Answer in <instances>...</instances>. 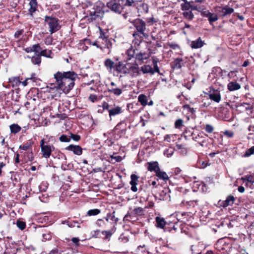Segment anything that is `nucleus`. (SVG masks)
<instances>
[{
  "mask_svg": "<svg viewBox=\"0 0 254 254\" xmlns=\"http://www.w3.org/2000/svg\"><path fill=\"white\" fill-rule=\"evenodd\" d=\"M128 65V63L126 64H123V70H122V73H127V71H128V68H127V66Z\"/></svg>",
  "mask_w": 254,
  "mask_h": 254,
  "instance_id": "obj_43",
  "label": "nucleus"
},
{
  "mask_svg": "<svg viewBox=\"0 0 254 254\" xmlns=\"http://www.w3.org/2000/svg\"><path fill=\"white\" fill-rule=\"evenodd\" d=\"M122 112V109L121 107L117 106L114 108L109 110V114L110 117L114 116L120 114Z\"/></svg>",
  "mask_w": 254,
  "mask_h": 254,
  "instance_id": "obj_17",
  "label": "nucleus"
},
{
  "mask_svg": "<svg viewBox=\"0 0 254 254\" xmlns=\"http://www.w3.org/2000/svg\"><path fill=\"white\" fill-rule=\"evenodd\" d=\"M138 32L142 34L144 37H147L148 35L145 33L146 29L145 22L140 19H136L131 22Z\"/></svg>",
  "mask_w": 254,
  "mask_h": 254,
  "instance_id": "obj_3",
  "label": "nucleus"
},
{
  "mask_svg": "<svg viewBox=\"0 0 254 254\" xmlns=\"http://www.w3.org/2000/svg\"><path fill=\"white\" fill-rule=\"evenodd\" d=\"M102 221V219H98L96 222V224L98 225V226H101V224L99 223V222L100 221Z\"/></svg>",
  "mask_w": 254,
  "mask_h": 254,
  "instance_id": "obj_61",
  "label": "nucleus"
},
{
  "mask_svg": "<svg viewBox=\"0 0 254 254\" xmlns=\"http://www.w3.org/2000/svg\"><path fill=\"white\" fill-rule=\"evenodd\" d=\"M70 137L73 140L76 141H78L80 138V136L79 135H76V134H71Z\"/></svg>",
  "mask_w": 254,
  "mask_h": 254,
  "instance_id": "obj_40",
  "label": "nucleus"
},
{
  "mask_svg": "<svg viewBox=\"0 0 254 254\" xmlns=\"http://www.w3.org/2000/svg\"><path fill=\"white\" fill-rule=\"evenodd\" d=\"M67 149L73 151V153L77 155L82 154V149L79 145H70L67 147Z\"/></svg>",
  "mask_w": 254,
  "mask_h": 254,
  "instance_id": "obj_10",
  "label": "nucleus"
},
{
  "mask_svg": "<svg viewBox=\"0 0 254 254\" xmlns=\"http://www.w3.org/2000/svg\"><path fill=\"white\" fill-rule=\"evenodd\" d=\"M71 241L76 246H78L79 245V239L78 238H73L71 239Z\"/></svg>",
  "mask_w": 254,
  "mask_h": 254,
  "instance_id": "obj_44",
  "label": "nucleus"
},
{
  "mask_svg": "<svg viewBox=\"0 0 254 254\" xmlns=\"http://www.w3.org/2000/svg\"><path fill=\"white\" fill-rule=\"evenodd\" d=\"M241 85L236 81H231L227 85V88L230 91L238 90L241 88Z\"/></svg>",
  "mask_w": 254,
  "mask_h": 254,
  "instance_id": "obj_9",
  "label": "nucleus"
},
{
  "mask_svg": "<svg viewBox=\"0 0 254 254\" xmlns=\"http://www.w3.org/2000/svg\"><path fill=\"white\" fill-rule=\"evenodd\" d=\"M249 64V62L248 61H246L244 62L243 64V67H246Z\"/></svg>",
  "mask_w": 254,
  "mask_h": 254,
  "instance_id": "obj_59",
  "label": "nucleus"
},
{
  "mask_svg": "<svg viewBox=\"0 0 254 254\" xmlns=\"http://www.w3.org/2000/svg\"><path fill=\"white\" fill-rule=\"evenodd\" d=\"M123 64H121L119 63L117 65H116V69L119 72L122 73V69H123Z\"/></svg>",
  "mask_w": 254,
  "mask_h": 254,
  "instance_id": "obj_41",
  "label": "nucleus"
},
{
  "mask_svg": "<svg viewBox=\"0 0 254 254\" xmlns=\"http://www.w3.org/2000/svg\"><path fill=\"white\" fill-rule=\"evenodd\" d=\"M237 71L236 70L235 71H231L228 73V76L231 77L233 75V74L235 72H237Z\"/></svg>",
  "mask_w": 254,
  "mask_h": 254,
  "instance_id": "obj_58",
  "label": "nucleus"
},
{
  "mask_svg": "<svg viewBox=\"0 0 254 254\" xmlns=\"http://www.w3.org/2000/svg\"><path fill=\"white\" fill-rule=\"evenodd\" d=\"M210 12L208 10H203L201 12V14L204 16L208 17L209 15H210Z\"/></svg>",
  "mask_w": 254,
  "mask_h": 254,
  "instance_id": "obj_45",
  "label": "nucleus"
},
{
  "mask_svg": "<svg viewBox=\"0 0 254 254\" xmlns=\"http://www.w3.org/2000/svg\"><path fill=\"white\" fill-rule=\"evenodd\" d=\"M23 30H19L17 32H16V33H15V37L16 38H19V36L22 35V34L23 33Z\"/></svg>",
  "mask_w": 254,
  "mask_h": 254,
  "instance_id": "obj_49",
  "label": "nucleus"
},
{
  "mask_svg": "<svg viewBox=\"0 0 254 254\" xmlns=\"http://www.w3.org/2000/svg\"><path fill=\"white\" fill-rule=\"evenodd\" d=\"M216 11L221 16H225L224 10L223 7H218L216 8Z\"/></svg>",
  "mask_w": 254,
  "mask_h": 254,
  "instance_id": "obj_32",
  "label": "nucleus"
},
{
  "mask_svg": "<svg viewBox=\"0 0 254 254\" xmlns=\"http://www.w3.org/2000/svg\"><path fill=\"white\" fill-rule=\"evenodd\" d=\"M103 108L104 109H109L108 104L104 102L103 104Z\"/></svg>",
  "mask_w": 254,
  "mask_h": 254,
  "instance_id": "obj_56",
  "label": "nucleus"
},
{
  "mask_svg": "<svg viewBox=\"0 0 254 254\" xmlns=\"http://www.w3.org/2000/svg\"><path fill=\"white\" fill-rule=\"evenodd\" d=\"M142 211V209L140 207H138L134 209L133 212L135 214H138L140 213Z\"/></svg>",
  "mask_w": 254,
  "mask_h": 254,
  "instance_id": "obj_50",
  "label": "nucleus"
},
{
  "mask_svg": "<svg viewBox=\"0 0 254 254\" xmlns=\"http://www.w3.org/2000/svg\"><path fill=\"white\" fill-rule=\"evenodd\" d=\"M54 76L56 79V88L62 90L64 93H67L73 87L77 74L73 71H58Z\"/></svg>",
  "mask_w": 254,
  "mask_h": 254,
  "instance_id": "obj_1",
  "label": "nucleus"
},
{
  "mask_svg": "<svg viewBox=\"0 0 254 254\" xmlns=\"http://www.w3.org/2000/svg\"><path fill=\"white\" fill-rule=\"evenodd\" d=\"M204 129L207 132L210 133L213 132L214 127L211 125L207 124L205 125Z\"/></svg>",
  "mask_w": 254,
  "mask_h": 254,
  "instance_id": "obj_30",
  "label": "nucleus"
},
{
  "mask_svg": "<svg viewBox=\"0 0 254 254\" xmlns=\"http://www.w3.org/2000/svg\"><path fill=\"white\" fill-rule=\"evenodd\" d=\"M125 5L132 6L135 5V1L133 0H126Z\"/></svg>",
  "mask_w": 254,
  "mask_h": 254,
  "instance_id": "obj_38",
  "label": "nucleus"
},
{
  "mask_svg": "<svg viewBox=\"0 0 254 254\" xmlns=\"http://www.w3.org/2000/svg\"><path fill=\"white\" fill-rule=\"evenodd\" d=\"M113 158L115 159L117 162H120L122 160V157L120 156H116L115 157H112Z\"/></svg>",
  "mask_w": 254,
  "mask_h": 254,
  "instance_id": "obj_52",
  "label": "nucleus"
},
{
  "mask_svg": "<svg viewBox=\"0 0 254 254\" xmlns=\"http://www.w3.org/2000/svg\"><path fill=\"white\" fill-rule=\"evenodd\" d=\"M22 84H23V85L24 86H26V85H27V80H26L22 82Z\"/></svg>",
  "mask_w": 254,
  "mask_h": 254,
  "instance_id": "obj_63",
  "label": "nucleus"
},
{
  "mask_svg": "<svg viewBox=\"0 0 254 254\" xmlns=\"http://www.w3.org/2000/svg\"><path fill=\"white\" fill-rule=\"evenodd\" d=\"M128 71L127 73L130 74L132 76H136L140 74V71L138 70V65L135 63H129L127 66Z\"/></svg>",
  "mask_w": 254,
  "mask_h": 254,
  "instance_id": "obj_6",
  "label": "nucleus"
},
{
  "mask_svg": "<svg viewBox=\"0 0 254 254\" xmlns=\"http://www.w3.org/2000/svg\"><path fill=\"white\" fill-rule=\"evenodd\" d=\"M17 226L20 230H22L25 228L26 225L24 222L17 221Z\"/></svg>",
  "mask_w": 254,
  "mask_h": 254,
  "instance_id": "obj_34",
  "label": "nucleus"
},
{
  "mask_svg": "<svg viewBox=\"0 0 254 254\" xmlns=\"http://www.w3.org/2000/svg\"><path fill=\"white\" fill-rule=\"evenodd\" d=\"M29 5L30 6V7L29 10L30 13L32 14V13L34 12L36 9L37 3L36 0H31L29 3Z\"/></svg>",
  "mask_w": 254,
  "mask_h": 254,
  "instance_id": "obj_21",
  "label": "nucleus"
},
{
  "mask_svg": "<svg viewBox=\"0 0 254 254\" xmlns=\"http://www.w3.org/2000/svg\"><path fill=\"white\" fill-rule=\"evenodd\" d=\"M138 102L140 103V104L144 106L147 104V97L144 94H141L138 96Z\"/></svg>",
  "mask_w": 254,
  "mask_h": 254,
  "instance_id": "obj_23",
  "label": "nucleus"
},
{
  "mask_svg": "<svg viewBox=\"0 0 254 254\" xmlns=\"http://www.w3.org/2000/svg\"><path fill=\"white\" fill-rule=\"evenodd\" d=\"M153 64H154L155 71L157 72H159V67L157 66V62L154 61Z\"/></svg>",
  "mask_w": 254,
  "mask_h": 254,
  "instance_id": "obj_51",
  "label": "nucleus"
},
{
  "mask_svg": "<svg viewBox=\"0 0 254 254\" xmlns=\"http://www.w3.org/2000/svg\"><path fill=\"white\" fill-rule=\"evenodd\" d=\"M114 62L111 60L108 59L105 61V65L107 68L109 69L110 70H111L112 68L114 66Z\"/></svg>",
  "mask_w": 254,
  "mask_h": 254,
  "instance_id": "obj_24",
  "label": "nucleus"
},
{
  "mask_svg": "<svg viewBox=\"0 0 254 254\" xmlns=\"http://www.w3.org/2000/svg\"><path fill=\"white\" fill-rule=\"evenodd\" d=\"M235 200V197L231 195L227 196L226 199L223 202L222 206L224 207H226L229 205H232Z\"/></svg>",
  "mask_w": 254,
  "mask_h": 254,
  "instance_id": "obj_13",
  "label": "nucleus"
},
{
  "mask_svg": "<svg viewBox=\"0 0 254 254\" xmlns=\"http://www.w3.org/2000/svg\"><path fill=\"white\" fill-rule=\"evenodd\" d=\"M200 186V184L198 182H194L193 183V186L192 187L193 191H196L197 190L196 189H198L199 187Z\"/></svg>",
  "mask_w": 254,
  "mask_h": 254,
  "instance_id": "obj_37",
  "label": "nucleus"
},
{
  "mask_svg": "<svg viewBox=\"0 0 254 254\" xmlns=\"http://www.w3.org/2000/svg\"><path fill=\"white\" fill-rule=\"evenodd\" d=\"M155 219L158 227L163 228L165 227L166 223L164 218L159 217H156Z\"/></svg>",
  "mask_w": 254,
  "mask_h": 254,
  "instance_id": "obj_19",
  "label": "nucleus"
},
{
  "mask_svg": "<svg viewBox=\"0 0 254 254\" xmlns=\"http://www.w3.org/2000/svg\"><path fill=\"white\" fill-rule=\"evenodd\" d=\"M148 170L150 171H154L156 173L160 169L157 162L148 163Z\"/></svg>",
  "mask_w": 254,
  "mask_h": 254,
  "instance_id": "obj_14",
  "label": "nucleus"
},
{
  "mask_svg": "<svg viewBox=\"0 0 254 254\" xmlns=\"http://www.w3.org/2000/svg\"><path fill=\"white\" fill-rule=\"evenodd\" d=\"M242 179L244 182L247 181L246 186L250 187L251 189H253L254 188V179H253V177L252 174L250 175H246L244 177H243Z\"/></svg>",
  "mask_w": 254,
  "mask_h": 254,
  "instance_id": "obj_7",
  "label": "nucleus"
},
{
  "mask_svg": "<svg viewBox=\"0 0 254 254\" xmlns=\"http://www.w3.org/2000/svg\"><path fill=\"white\" fill-rule=\"evenodd\" d=\"M60 140L62 142H69L70 141V139L64 135H62L60 137Z\"/></svg>",
  "mask_w": 254,
  "mask_h": 254,
  "instance_id": "obj_39",
  "label": "nucleus"
},
{
  "mask_svg": "<svg viewBox=\"0 0 254 254\" xmlns=\"http://www.w3.org/2000/svg\"><path fill=\"white\" fill-rule=\"evenodd\" d=\"M102 234L106 235V238H108L109 237H111L112 235V233L110 231H104L102 232Z\"/></svg>",
  "mask_w": 254,
  "mask_h": 254,
  "instance_id": "obj_46",
  "label": "nucleus"
},
{
  "mask_svg": "<svg viewBox=\"0 0 254 254\" xmlns=\"http://www.w3.org/2000/svg\"><path fill=\"white\" fill-rule=\"evenodd\" d=\"M156 175L160 179H161L164 181L169 180V177L168 176L167 174L165 172L161 171L160 169L158 171V172L156 173Z\"/></svg>",
  "mask_w": 254,
  "mask_h": 254,
  "instance_id": "obj_18",
  "label": "nucleus"
},
{
  "mask_svg": "<svg viewBox=\"0 0 254 254\" xmlns=\"http://www.w3.org/2000/svg\"><path fill=\"white\" fill-rule=\"evenodd\" d=\"M190 7V4L189 2L185 1L184 3L182 4V8L183 10H188Z\"/></svg>",
  "mask_w": 254,
  "mask_h": 254,
  "instance_id": "obj_31",
  "label": "nucleus"
},
{
  "mask_svg": "<svg viewBox=\"0 0 254 254\" xmlns=\"http://www.w3.org/2000/svg\"><path fill=\"white\" fill-rule=\"evenodd\" d=\"M183 124V120L181 119H178L177 120L175 124V127L176 128H180L182 126Z\"/></svg>",
  "mask_w": 254,
  "mask_h": 254,
  "instance_id": "obj_36",
  "label": "nucleus"
},
{
  "mask_svg": "<svg viewBox=\"0 0 254 254\" xmlns=\"http://www.w3.org/2000/svg\"><path fill=\"white\" fill-rule=\"evenodd\" d=\"M130 177L131 181L130 182V184L131 185V190L133 191L136 192L137 190L136 185H137L138 177L135 174H132Z\"/></svg>",
  "mask_w": 254,
  "mask_h": 254,
  "instance_id": "obj_12",
  "label": "nucleus"
},
{
  "mask_svg": "<svg viewBox=\"0 0 254 254\" xmlns=\"http://www.w3.org/2000/svg\"><path fill=\"white\" fill-rule=\"evenodd\" d=\"M32 62L34 64H39L41 63V57L39 55L33 56L32 58Z\"/></svg>",
  "mask_w": 254,
  "mask_h": 254,
  "instance_id": "obj_28",
  "label": "nucleus"
},
{
  "mask_svg": "<svg viewBox=\"0 0 254 254\" xmlns=\"http://www.w3.org/2000/svg\"><path fill=\"white\" fill-rule=\"evenodd\" d=\"M100 213V210L98 209H91L89 210L87 214L89 216H92V215H96Z\"/></svg>",
  "mask_w": 254,
  "mask_h": 254,
  "instance_id": "obj_29",
  "label": "nucleus"
},
{
  "mask_svg": "<svg viewBox=\"0 0 254 254\" xmlns=\"http://www.w3.org/2000/svg\"><path fill=\"white\" fill-rule=\"evenodd\" d=\"M223 9L224 10L225 16L232 13L234 12V9L232 7L225 5L223 6Z\"/></svg>",
  "mask_w": 254,
  "mask_h": 254,
  "instance_id": "obj_25",
  "label": "nucleus"
},
{
  "mask_svg": "<svg viewBox=\"0 0 254 254\" xmlns=\"http://www.w3.org/2000/svg\"><path fill=\"white\" fill-rule=\"evenodd\" d=\"M183 15L185 17L188 19L190 18V11H186L183 13Z\"/></svg>",
  "mask_w": 254,
  "mask_h": 254,
  "instance_id": "obj_47",
  "label": "nucleus"
},
{
  "mask_svg": "<svg viewBox=\"0 0 254 254\" xmlns=\"http://www.w3.org/2000/svg\"><path fill=\"white\" fill-rule=\"evenodd\" d=\"M41 48L39 44H36L33 45L32 47H28L25 49V51L27 53L34 52L35 55H39L41 52Z\"/></svg>",
  "mask_w": 254,
  "mask_h": 254,
  "instance_id": "obj_8",
  "label": "nucleus"
},
{
  "mask_svg": "<svg viewBox=\"0 0 254 254\" xmlns=\"http://www.w3.org/2000/svg\"><path fill=\"white\" fill-rule=\"evenodd\" d=\"M170 137H171V135H166L165 137H164V140L168 141V142H170Z\"/></svg>",
  "mask_w": 254,
  "mask_h": 254,
  "instance_id": "obj_55",
  "label": "nucleus"
},
{
  "mask_svg": "<svg viewBox=\"0 0 254 254\" xmlns=\"http://www.w3.org/2000/svg\"><path fill=\"white\" fill-rule=\"evenodd\" d=\"M209 96L211 100L217 103H219L220 101L221 98L219 92L217 91H214L212 92H210Z\"/></svg>",
  "mask_w": 254,
  "mask_h": 254,
  "instance_id": "obj_11",
  "label": "nucleus"
},
{
  "mask_svg": "<svg viewBox=\"0 0 254 254\" xmlns=\"http://www.w3.org/2000/svg\"><path fill=\"white\" fill-rule=\"evenodd\" d=\"M203 42L202 41L200 38H199L196 40L191 42V48H200L203 46Z\"/></svg>",
  "mask_w": 254,
  "mask_h": 254,
  "instance_id": "obj_15",
  "label": "nucleus"
},
{
  "mask_svg": "<svg viewBox=\"0 0 254 254\" xmlns=\"http://www.w3.org/2000/svg\"><path fill=\"white\" fill-rule=\"evenodd\" d=\"M10 129L11 133H16L20 130L21 127L17 124H12L10 126Z\"/></svg>",
  "mask_w": 254,
  "mask_h": 254,
  "instance_id": "obj_22",
  "label": "nucleus"
},
{
  "mask_svg": "<svg viewBox=\"0 0 254 254\" xmlns=\"http://www.w3.org/2000/svg\"><path fill=\"white\" fill-rule=\"evenodd\" d=\"M46 56V50H41V52L40 53V56Z\"/></svg>",
  "mask_w": 254,
  "mask_h": 254,
  "instance_id": "obj_54",
  "label": "nucleus"
},
{
  "mask_svg": "<svg viewBox=\"0 0 254 254\" xmlns=\"http://www.w3.org/2000/svg\"><path fill=\"white\" fill-rule=\"evenodd\" d=\"M127 53L128 56H131V57H132L134 55V51L131 48H130V49H128L127 51Z\"/></svg>",
  "mask_w": 254,
  "mask_h": 254,
  "instance_id": "obj_48",
  "label": "nucleus"
},
{
  "mask_svg": "<svg viewBox=\"0 0 254 254\" xmlns=\"http://www.w3.org/2000/svg\"><path fill=\"white\" fill-rule=\"evenodd\" d=\"M40 146L41 148V151L42 153L43 157L48 158L50 157L51 152L54 148L53 146L45 144L44 139H42L40 141Z\"/></svg>",
  "mask_w": 254,
  "mask_h": 254,
  "instance_id": "obj_4",
  "label": "nucleus"
},
{
  "mask_svg": "<svg viewBox=\"0 0 254 254\" xmlns=\"http://www.w3.org/2000/svg\"><path fill=\"white\" fill-rule=\"evenodd\" d=\"M5 165L4 164H3V163H1L0 164V169H1V168L4 166Z\"/></svg>",
  "mask_w": 254,
  "mask_h": 254,
  "instance_id": "obj_64",
  "label": "nucleus"
},
{
  "mask_svg": "<svg viewBox=\"0 0 254 254\" xmlns=\"http://www.w3.org/2000/svg\"><path fill=\"white\" fill-rule=\"evenodd\" d=\"M19 155L17 154V155H16V157L15 158V162L18 163H19Z\"/></svg>",
  "mask_w": 254,
  "mask_h": 254,
  "instance_id": "obj_60",
  "label": "nucleus"
},
{
  "mask_svg": "<svg viewBox=\"0 0 254 254\" xmlns=\"http://www.w3.org/2000/svg\"><path fill=\"white\" fill-rule=\"evenodd\" d=\"M30 145H31V144L30 143H26L23 145L20 146V148H21L24 150H26L29 148V147L30 146Z\"/></svg>",
  "mask_w": 254,
  "mask_h": 254,
  "instance_id": "obj_42",
  "label": "nucleus"
},
{
  "mask_svg": "<svg viewBox=\"0 0 254 254\" xmlns=\"http://www.w3.org/2000/svg\"><path fill=\"white\" fill-rule=\"evenodd\" d=\"M154 18H153V17H152V18H150V19L148 20V22H154Z\"/></svg>",
  "mask_w": 254,
  "mask_h": 254,
  "instance_id": "obj_62",
  "label": "nucleus"
},
{
  "mask_svg": "<svg viewBox=\"0 0 254 254\" xmlns=\"http://www.w3.org/2000/svg\"><path fill=\"white\" fill-rule=\"evenodd\" d=\"M107 5L108 7L112 11L117 13H121L123 9L120 4L116 2L115 0L110 1L107 3Z\"/></svg>",
  "mask_w": 254,
  "mask_h": 254,
  "instance_id": "obj_5",
  "label": "nucleus"
},
{
  "mask_svg": "<svg viewBox=\"0 0 254 254\" xmlns=\"http://www.w3.org/2000/svg\"><path fill=\"white\" fill-rule=\"evenodd\" d=\"M207 18H208V20L210 23L215 22L218 20L217 15L216 14L212 13L211 12Z\"/></svg>",
  "mask_w": 254,
  "mask_h": 254,
  "instance_id": "obj_26",
  "label": "nucleus"
},
{
  "mask_svg": "<svg viewBox=\"0 0 254 254\" xmlns=\"http://www.w3.org/2000/svg\"><path fill=\"white\" fill-rule=\"evenodd\" d=\"M223 134L226 136L228 138H231L234 136V133L233 131H230L229 130H225L223 132Z\"/></svg>",
  "mask_w": 254,
  "mask_h": 254,
  "instance_id": "obj_35",
  "label": "nucleus"
},
{
  "mask_svg": "<svg viewBox=\"0 0 254 254\" xmlns=\"http://www.w3.org/2000/svg\"><path fill=\"white\" fill-rule=\"evenodd\" d=\"M45 21L48 24L50 27V31L51 33L58 30L60 28V26L58 22V20L55 18L46 16Z\"/></svg>",
  "mask_w": 254,
  "mask_h": 254,
  "instance_id": "obj_2",
  "label": "nucleus"
},
{
  "mask_svg": "<svg viewBox=\"0 0 254 254\" xmlns=\"http://www.w3.org/2000/svg\"><path fill=\"white\" fill-rule=\"evenodd\" d=\"M150 57L149 53L140 52L136 54V59L139 61H143L147 59Z\"/></svg>",
  "mask_w": 254,
  "mask_h": 254,
  "instance_id": "obj_16",
  "label": "nucleus"
},
{
  "mask_svg": "<svg viewBox=\"0 0 254 254\" xmlns=\"http://www.w3.org/2000/svg\"><path fill=\"white\" fill-rule=\"evenodd\" d=\"M254 153V146H253L248 149L245 153V156H250Z\"/></svg>",
  "mask_w": 254,
  "mask_h": 254,
  "instance_id": "obj_33",
  "label": "nucleus"
},
{
  "mask_svg": "<svg viewBox=\"0 0 254 254\" xmlns=\"http://www.w3.org/2000/svg\"><path fill=\"white\" fill-rule=\"evenodd\" d=\"M238 191L240 192H241V193H243L245 191V188L243 186H240L238 189Z\"/></svg>",
  "mask_w": 254,
  "mask_h": 254,
  "instance_id": "obj_53",
  "label": "nucleus"
},
{
  "mask_svg": "<svg viewBox=\"0 0 254 254\" xmlns=\"http://www.w3.org/2000/svg\"><path fill=\"white\" fill-rule=\"evenodd\" d=\"M108 91L111 93H113L114 95L119 96L122 93V89L120 88H112L109 89Z\"/></svg>",
  "mask_w": 254,
  "mask_h": 254,
  "instance_id": "obj_27",
  "label": "nucleus"
},
{
  "mask_svg": "<svg viewBox=\"0 0 254 254\" xmlns=\"http://www.w3.org/2000/svg\"><path fill=\"white\" fill-rule=\"evenodd\" d=\"M89 99L92 101L94 102L96 99V97L95 95H91L89 97Z\"/></svg>",
  "mask_w": 254,
  "mask_h": 254,
  "instance_id": "obj_57",
  "label": "nucleus"
},
{
  "mask_svg": "<svg viewBox=\"0 0 254 254\" xmlns=\"http://www.w3.org/2000/svg\"><path fill=\"white\" fill-rule=\"evenodd\" d=\"M141 70L143 73H151L153 74L154 73L152 68L149 65L142 66Z\"/></svg>",
  "mask_w": 254,
  "mask_h": 254,
  "instance_id": "obj_20",
  "label": "nucleus"
}]
</instances>
